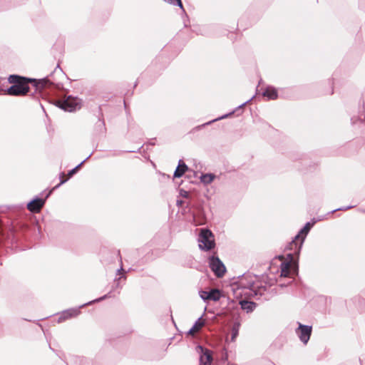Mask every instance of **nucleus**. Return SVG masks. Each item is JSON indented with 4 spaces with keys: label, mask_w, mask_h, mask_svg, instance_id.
Instances as JSON below:
<instances>
[{
    "label": "nucleus",
    "mask_w": 365,
    "mask_h": 365,
    "mask_svg": "<svg viewBox=\"0 0 365 365\" xmlns=\"http://www.w3.org/2000/svg\"><path fill=\"white\" fill-rule=\"evenodd\" d=\"M290 265L289 262L282 263L281 264V276L287 277L289 274Z\"/></svg>",
    "instance_id": "aec40b11"
},
{
    "label": "nucleus",
    "mask_w": 365,
    "mask_h": 365,
    "mask_svg": "<svg viewBox=\"0 0 365 365\" xmlns=\"http://www.w3.org/2000/svg\"><path fill=\"white\" fill-rule=\"evenodd\" d=\"M180 195L185 198H187L189 197V192L185 190H180Z\"/></svg>",
    "instance_id": "393cba45"
},
{
    "label": "nucleus",
    "mask_w": 365,
    "mask_h": 365,
    "mask_svg": "<svg viewBox=\"0 0 365 365\" xmlns=\"http://www.w3.org/2000/svg\"><path fill=\"white\" fill-rule=\"evenodd\" d=\"M240 327V323L239 322H235L233 323L232 327V336H231V340L235 341V338L239 334V330Z\"/></svg>",
    "instance_id": "a211bd4d"
},
{
    "label": "nucleus",
    "mask_w": 365,
    "mask_h": 365,
    "mask_svg": "<svg viewBox=\"0 0 365 365\" xmlns=\"http://www.w3.org/2000/svg\"><path fill=\"white\" fill-rule=\"evenodd\" d=\"M352 207H354V206H352V205L347 206V207H341L333 210L331 212L334 213V212H335L336 211H338V210H349V209H351Z\"/></svg>",
    "instance_id": "b1692460"
},
{
    "label": "nucleus",
    "mask_w": 365,
    "mask_h": 365,
    "mask_svg": "<svg viewBox=\"0 0 365 365\" xmlns=\"http://www.w3.org/2000/svg\"><path fill=\"white\" fill-rule=\"evenodd\" d=\"M196 349L200 354V365H211L213 361L212 351L202 346H197Z\"/></svg>",
    "instance_id": "1a4fd4ad"
},
{
    "label": "nucleus",
    "mask_w": 365,
    "mask_h": 365,
    "mask_svg": "<svg viewBox=\"0 0 365 365\" xmlns=\"http://www.w3.org/2000/svg\"><path fill=\"white\" fill-rule=\"evenodd\" d=\"M209 265L211 270L217 277H222L226 272L224 264L217 257H210L209 258Z\"/></svg>",
    "instance_id": "423d86ee"
},
{
    "label": "nucleus",
    "mask_w": 365,
    "mask_h": 365,
    "mask_svg": "<svg viewBox=\"0 0 365 365\" xmlns=\"http://www.w3.org/2000/svg\"><path fill=\"white\" fill-rule=\"evenodd\" d=\"M200 296L204 301L209 300V292L201 291L200 292Z\"/></svg>",
    "instance_id": "4be33fe9"
},
{
    "label": "nucleus",
    "mask_w": 365,
    "mask_h": 365,
    "mask_svg": "<svg viewBox=\"0 0 365 365\" xmlns=\"http://www.w3.org/2000/svg\"><path fill=\"white\" fill-rule=\"evenodd\" d=\"M29 86L28 83L12 85L7 91V94L14 96H25L29 91Z\"/></svg>",
    "instance_id": "9b49d317"
},
{
    "label": "nucleus",
    "mask_w": 365,
    "mask_h": 365,
    "mask_svg": "<svg viewBox=\"0 0 365 365\" xmlns=\"http://www.w3.org/2000/svg\"><path fill=\"white\" fill-rule=\"evenodd\" d=\"M187 170V165L183 162V160H180L178 162V165L176 168L174 172V178H180L182 177L186 170Z\"/></svg>",
    "instance_id": "ddd939ff"
},
{
    "label": "nucleus",
    "mask_w": 365,
    "mask_h": 365,
    "mask_svg": "<svg viewBox=\"0 0 365 365\" xmlns=\"http://www.w3.org/2000/svg\"><path fill=\"white\" fill-rule=\"evenodd\" d=\"M215 175L212 173L202 174L200 176V180L205 185L210 184L215 179Z\"/></svg>",
    "instance_id": "dca6fc26"
},
{
    "label": "nucleus",
    "mask_w": 365,
    "mask_h": 365,
    "mask_svg": "<svg viewBox=\"0 0 365 365\" xmlns=\"http://www.w3.org/2000/svg\"><path fill=\"white\" fill-rule=\"evenodd\" d=\"M9 81L14 85L32 83L33 86L38 91L51 85V82L48 78L36 80L35 78L21 77L18 75H10L9 77Z\"/></svg>",
    "instance_id": "f03ea898"
},
{
    "label": "nucleus",
    "mask_w": 365,
    "mask_h": 365,
    "mask_svg": "<svg viewBox=\"0 0 365 365\" xmlns=\"http://www.w3.org/2000/svg\"><path fill=\"white\" fill-rule=\"evenodd\" d=\"M232 365H235V364H232Z\"/></svg>",
    "instance_id": "f704fd0d"
},
{
    "label": "nucleus",
    "mask_w": 365,
    "mask_h": 365,
    "mask_svg": "<svg viewBox=\"0 0 365 365\" xmlns=\"http://www.w3.org/2000/svg\"><path fill=\"white\" fill-rule=\"evenodd\" d=\"M233 113H234V111H232V113H228V114L224 115H222V116H221V117H219V118H215V119H214V120H211V121H210V122H208V123H205V125H209V124H210V123H212V122H215V121H216V120H221V119L225 118L228 117L229 115H230L231 114H232Z\"/></svg>",
    "instance_id": "5701e85b"
},
{
    "label": "nucleus",
    "mask_w": 365,
    "mask_h": 365,
    "mask_svg": "<svg viewBox=\"0 0 365 365\" xmlns=\"http://www.w3.org/2000/svg\"><path fill=\"white\" fill-rule=\"evenodd\" d=\"M182 203H183V201L180 200H178L177 202H176L178 206H182Z\"/></svg>",
    "instance_id": "2f4dec72"
},
{
    "label": "nucleus",
    "mask_w": 365,
    "mask_h": 365,
    "mask_svg": "<svg viewBox=\"0 0 365 365\" xmlns=\"http://www.w3.org/2000/svg\"><path fill=\"white\" fill-rule=\"evenodd\" d=\"M165 2L173 4V5H177L178 6L182 11H184L183 6L182 4L181 0H164Z\"/></svg>",
    "instance_id": "412c9836"
},
{
    "label": "nucleus",
    "mask_w": 365,
    "mask_h": 365,
    "mask_svg": "<svg viewBox=\"0 0 365 365\" xmlns=\"http://www.w3.org/2000/svg\"><path fill=\"white\" fill-rule=\"evenodd\" d=\"M199 247L202 250L208 251L215 247L213 235L210 230L202 229L198 238Z\"/></svg>",
    "instance_id": "20e7f679"
},
{
    "label": "nucleus",
    "mask_w": 365,
    "mask_h": 365,
    "mask_svg": "<svg viewBox=\"0 0 365 365\" xmlns=\"http://www.w3.org/2000/svg\"><path fill=\"white\" fill-rule=\"evenodd\" d=\"M58 106L65 111L73 112L81 108V100L69 96L63 101H58Z\"/></svg>",
    "instance_id": "39448f33"
},
{
    "label": "nucleus",
    "mask_w": 365,
    "mask_h": 365,
    "mask_svg": "<svg viewBox=\"0 0 365 365\" xmlns=\"http://www.w3.org/2000/svg\"><path fill=\"white\" fill-rule=\"evenodd\" d=\"M220 297L221 294L218 289H213L209 291V300L217 302L220 299Z\"/></svg>",
    "instance_id": "6ab92c4d"
},
{
    "label": "nucleus",
    "mask_w": 365,
    "mask_h": 365,
    "mask_svg": "<svg viewBox=\"0 0 365 365\" xmlns=\"http://www.w3.org/2000/svg\"><path fill=\"white\" fill-rule=\"evenodd\" d=\"M117 272H118V274H120L121 272H123V269L122 266L120 267V269H118L117 270Z\"/></svg>",
    "instance_id": "473e14b6"
},
{
    "label": "nucleus",
    "mask_w": 365,
    "mask_h": 365,
    "mask_svg": "<svg viewBox=\"0 0 365 365\" xmlns=\"http://www.w3.org/2000/svg\"><path fill=\"white\" fill-rule=\"evenodd\" d=\"M66 181H67V180H66V179H62V178H61V181H60V182H59V184H58L57 185H56V186L53 188V190H55V189H56V188L59 187L61 185H63V183H65Z\"/></svg>",
    "instance_id": "a878e982"
},
{
    "label": "nucleus",
    "mask_w": 365,
    "mask_h": 365,
    "mask_svg": "<svg viewBox=\"0 0 365 365\" xmlns=\"http://www.w3.org/2000/svg\"><path fill=\"white\" fill-rule=\"evenodd\" d=\"M255 96H252L250 99L246 101L245 102H244L243 103H242L241 105H240L238 106V108H242L243 106H245L247 103H248L249 102H250L253 98H254Z\"/></svg>",
    "instance_id": "c85d7f7f"
},
{
    "label": "nucleus",
    "mask_w": 365,
    "mask_h": 365,
    "mask_svg": "<svg viewBox=\"0 0 365 365\" xmlns=\"http://www.w3.org/2000/svg\"><path fill=\"white\" fill-rule=\"evenodd\" d=\"M304 242V236L299 237L296 235L294 238L287 245L286 249L292 251V252L288 254V257L292 258V256L299 255Z\"/></svg>",
    "instance_id": "0eeeda50"
},
{
    "label": "nucleus",
    "mask_w": 365,
    "mask_h": 365,
    "mask_svg": "<svg viewBox=\"0 0 365 365\" xmlns=\"http://www.w3.org/2000/svg\"><path fill=\"white\" fill-rule=\"evenodd\" d=\"M312 331V327L311 326L304 325L301 323H299V327L295 330L296 334L304 344H307L308 343Z\"/></svg>",
    "instance_id": "6e6552de"
},
{
    "label": "nucleus",
    "mask_w": 365,
    "mask_h": 365,
    "mask_svg": "<svg viewBox=\"0 0 365 365\" xmlns=\"http://www.w3.org/2000/svg\"><path fill=\"white\" fill-rule=\"evenodd\" d=\"M227 358H228L227 354L225 352V355L222 356V360L225 361L227 360Z\"/></svg>",
    "instance_id": "7c9ffc66"
},
{
    "label": "nucleus",
    "mask_w": 365,
    "mask_h": 365,
    "mask_svg": "<svg viewBox=\"0 0 365 365\" xmlns=\"http://www.w3.org/2000/svg\"><path fill=\"white\" fill-rule=\"evenodd\" d=\"M63 175H64V174H63V173H61V178H63Z\"/></svg>",
    "instance_id": "72a5a7b5"
},
{
    "label": "nucleus",
    "mask_w": 365,
    "mask_h": 365,
    "mask_svg": "<svg viewBox=\"0 0 365 365\" xmlns=\"http://www.w3.org/2000/svg\"><path fill=\"white\" fill-rule=\"evenodd\" d=\"M316 223V220L314 219L312 220V222H308L305 224L304 227L300 230L297 235H299V237L304 236V238L306 237L307 235L309 233V230H311L312 227L314 226V225Z\"/></svg>",
    "instance_id": "2eb2a0df"
},
{
    "label": "nucleus",
    "mask_w": 365,
    "mask_h": 365,
    "mask_svg": "<svg viewBox=\"0 0 365 365\" xmlns=\"http://www.w3.org/2000/svg\"><path fill=\"white\" fill-rule=\"evenodd\" d=\"M52 190H50L46 195L45 199L40 198L38 197H34L32 200H31L27 204V209L34 213H37L40 212L41 208L43 207L46 199L48 197V196L51 195Z\"/></svg>",
    "instance_id": "9d476101"
},
{
    "label": "nucleus",
    "mask_w": 365,
    "mask_h": 365,
    "mask_svg": "<svg viewBox=\"0 0 365 365\" xmlns=\"http://www.w3.org/2000/svg\"><path fill=\"white\" fill-rule=\"evenodd\" d=\"M262 96L267 98L268 100H275L278 97V93L275 88L267 86L262 92Z\"/></svg>",
    "instance_id": "f8f14e48"
},
{
    "label": "nucleus",
    "mask_w": 365,
    "mask_h": 365,
    "mask_svg": "<svg viewBox=\"0 0 365 365\" xmlns=\"http://www.w3.org/2000/svg\"><path fill=\"white\" fill-rule=\"evenodd\" d=\"M204 325V322L199 318L193 325V327L189 330L188 333L192 334L194 332L199 331Z\"/></svg>",
    "instance_id": "f3484780"
},
{
    "label": "nucleus",
    "mask_w": 365,
    "mask_h": 365,
    "mask_svg": "<svg viewBox=\"0 0 365 365\" xmlns=\"http://www.w3.org/2000/svg\"><path fill=\"white\" fill-rule=\"evenodd\" d=\"M91 155L87 157L84 160H83L80 164L76 165L74 169H76V171L80 168V167L90 158Z\"/></svg>",
    "instance_id": "bb28decb"
},
{
    "label": "nucleus",
    "mask_w": 365,
    "mask_h": 365,
    "mask_svg": "<svg viewBox=\"0 0 365 365\" xmlns=\"http://www.w3.org/2000/svg\"><path fill=\"white\" fill-rule=\"evenodd\" d=\"M255 276L251 274L243 275L237 283L236 294H244L248 297L262 295L265 287L259 286L255 282Z\"/></svg>",
    "instance_id": "f257e3e1"
},
{
    "label": "nucleus",
    "mask_w": 365,
    "mask_h": 365,
    "mask_svg": "<svg viewBox=\"0 0 365 365\" xmlns=\"http://www.w3.org/2000/svg\"><path fill=\"white\" fill-rule=\"evenodd\" d=\"M91 155L87 157L84 160H83L80 164L76 165L74 169H76V171L80 168V167L90 158Z\"/></svg>",
    "instance_id": "cd10ccee"
},
{
    "label": "nucleus",
    "mask_w": 365,
    "mask_h": 365,
    "mask_svg": "<svg viewBox=\"0 0 365 365\" xmlns=\"http://www.w3.org/2000/svg\"><path fill=\"white\" fill-rule=\"evenodd\" d=\"M240 304L241 306V309L246 311L247 313L252 312L256 307V304L255 302L245 300L240 301Z\"/></svg>",
    "instance_id": "4468645a"
},
{
    "label": "nucleus",
    "mask_w": 365,
    "mask_h": 365,
    "mask_svg": "<svg viewBox=\"0 0 365 365\" xmlns=\"http://www.w3.org/2000/svg\"><path fill=\"white\" fill-rule=\"evenodd\" d=\"M108 297H110V293L105 294L104 296H103L101 297H99L98 299H96L94 300H92L87 303H85V304H82L81 306H80L78 308H72V309H68L67 310H65L61 313L60 316L58 318L57 322L58 323H61L66 319H68L71 317H76L81 313V312H80L81 308L84 307L87 305H91L95 302H98L103 301V299H106Z\"/></svg>",
    "instance_id": "7ed1b4c3"
},
{
    "label": "nucleus",
    "mask_w": 365,
    "mask_h": 365,
    "mask_svg": "<svg viewBox=\"0 0 365 365\" xmlns=\"http://www.w3.org/2000/svg\"><path fill=\"white\" fill-rule=\"evenodd\" d=\"M76 173V169H74L73 168L72 170H71L68 173V178H71L73 176V175H74L75 173Z\"/></svg>",
    "instance_id": "c756f323"
}]
</instances>
